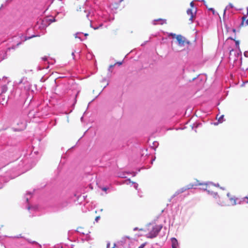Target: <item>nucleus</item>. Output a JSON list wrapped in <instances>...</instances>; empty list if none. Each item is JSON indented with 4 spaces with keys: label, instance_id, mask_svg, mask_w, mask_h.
<instances>
[{
    "label": "nucleus",
    "instance_id": "9b49d317",
    "mask_svg": "<svg viewBox=\"0 0 248 248\" xmlns=\"http://www.w3.org/2000/svg\"><path fill=\"white\" fill-rule=\"evenodd\" d=\"M243 201L247 203H248V195L243 198Z\"/></svg>",
    "mask_w": 248,
    "mask_h": 248
},
{
    "label": "nucleus",
    "instance_id": "f03ea898",
    "mask_svg": "<svg viewBox=\"0 0 248 248\" xmlns=\"http://www.w3.org/2000/svg\"><path fill=\"white\" fill-rule=\"evenodd\" d=\"M187 15L188 16V19L191 22L193 21V18H194L196 14V10L194 8H190L187 9Z\"/></svg>",
    "mask_w": 248,
    "mask_h": 248
},
{
    "label": "nucleus",
    "instance_id": "2eb2a0df",
    "mask_svg": "<svg viewBox=\"0 0 248 248\" xmlns=\"http://www.w3.org/2000/svg\"><path fill=\"white\" fill-rule=\"evenodd\" d=\"M169 36H171L173 38H176V36H177L174 33H170Z\"/></svg>",
    "mask_w": 248,
    "mask_h": 248
},
{
    "label": "nucleus",
    "instance_id": "393cba45",
    "mask_svg": "<svg viewBox=\"0 0 248 248\" xmlns=\"http://www.w3.org/2000/svg\"><path fill=\"white\" fill-rule=\"evenodd\" d=\"M190 5H191V8H194V7H193V2H191L190 3Z\"/></svg>",
    "mask_w": 248,
    "mask_h": 248
},
{
    "label": "nucleus",
    "instance_id": "f257e3e1",
    "mask_svg": "<svg viewBox=\"0 0 248 248\" xmlns=\"http://www.w3.org/2000/svg\"><path fill=\"white\" fill-rule=\"evenodd\" d=\"M176 39L178 45L180 46H184L185 44L189 45L190 44V42L181 35H177Z\"/></svg>",
    "mask_w": 248,
    "mask_h": 248
},
{
    "label": "nucleus",
    "instance_id": "0eeeda50",
    "mask_svg": "<svg viewBox=\"0 0 248 248\" xmlns=\"http://www.w3.org/2000/svg\"><path fill=\"white\" fill-rule=\"evenodd\" d=\"M227 197L230 201L231 205H233L236 204V199L235 197L232 196L229 193L227 194Z\"/></svg>",
    "mask_w": 248,
    "mask_h": 248
},
{
    "label": "nucleus",
    "instance_id": "f8f14e48",
    "mask_svg": "<svg viewBox=\"0 0 248 248\" xmlns=\"http://www.w3.org/2000/svg\"><path fill=\"white\" fill-rule=\"evenodd\" d=\"M208 10L211 11H212V12L213 15H216V13L215 10L213 8H209Z\"/></svg>",
    "mask_w": 248,
    "mask_h": 248
},
{
    "label": "nucleus",
    "instance_id": "412c9836",
    "mask_svg": "<svg viewBox=\"0 0 248 248\" xmlns=\"http://www.w3.org/2000/svg\"><path fill=\"white\" fill-rule=\"evenodd\" d=\"M115 65V64H113V65H110L109 66V70H110V68H113V67L114 66V65Z\"/></svg>",
    "mask_w": 248,
    "mask_h": 248
},
{
    "label": "nucleus",
    "instance_id": "cd10ccee",
    "mask_svg": "<svg viewBox=\"0 0 248 248\" xmlns=\"http://www.w3.org/2000/svg\"><path fill=\"white\" fill-rule=\"evenodd\" d=\"M230 6H231L232 8V7H233V6L232 5V4H230Z\"/></svg>",
    "mask_w": 248,
    "mask_h": 248
},
{
    "label": "nucleus",
    "instance_id": "bb28decb",
    "mask_svg": "<svg viewBox=\"0 0 248 248\" xmlns=\"http://www.w3.org/2000/svg\"><path fill=\"white\" fill-rule=\"evenodd\" d=\"M88 35V33H85L84 34V36H87Z\"/></svg>",
    "mask_w": 248,
    "mask_h": 248
},
{
    "label": "nucleus",
    "instance_id": "6e6552de",
    "mask_svg": "<svg viewBox=\"0 0 248 248\" xmlns=\"http://www.w3.org/2000/svg\"><path fill=\"white\" fill-rule=\"evenodd\" d=\"M204 186H205L204 187L205 190H206L208 193H213V191H212V188L214 187L213 185L211 184H205Z\"/></svg>",
    "mask_w": 248,
    "mask_h": 248
},
{
    "label": "nucleus",
    "instance_id": "dca6fc26",
    "mask_svg": "<svg viewBox=\"0 0 248 248\" xmlns=\"http://www.w3.org/2000/svg\"><path fill=\"white\" fill-rule=\"evenodd\" d=\"M6 90H7V87L6 86H3L2 93L5 92L6 91Z\"/></svg>",
    "mask_w": 248,
    "mask_h": 248
},
{
    "label": "nucleus",
    "instance_id": "ddd939ff",
    "mask_svg": "<svg viewBox=\"0 0 248 248\" xmlns=\"http://www.w3.org/2000/svg\"><path fill=\"white\" fill-rule=\"evenodd\" d=\"M157 21H160V24H163L164 22V20H162V19H158L157 20H155L154 22H157Z\"/></svg>",
    "mask_w": 248,
    "mask_h": 248
},
{
    "label": "nucleus",
    "instance_id": "b1692460",
    "mask_svg": "<svg viewBox=\"0 0 248 248\" xmlns=\"http://www.w3.org/2000/svg\"><path fill=\"white\" fill-rule=\"evenodd\" d=\"M115 64H118V65H120L122 64V62H116V63H115Z\"/></svg>",
    "mask_w": 248,
    "mask_h": 248
},
{
    "label": "nucleus",
    "instance_id": "6ab92c4d",
    "mask_svg": "<svg viewBox=\"0 0 248 248\" xmlns=\"http://www.w3.org/2000/svg\"><path fill=\"white\" fill-rule=\"evenodd\" d=\"M50 21L51 22H53L56 21V20H55V18L53 17L52 19H50Z\"/></svg>",
    "mask_w": 248,
    "mask_h": 248
},
{
    "label": "nucleus",
    "instance_id": "7ed1b4c3",
    "mask_svg": "<svg viewBox=\"0 0 248 248\" xmlns=\"http://www.w3.org/2000/svg\"><path fill=\"white\" fill-rule=\"evenodd\" d=\"M80 12L79 13L78 16L81 18H88L89 16L90 15V12L88 11L84 10L83 8H79Z\"/></svg>",
    "mask_w": 248,
    "mask_h": 248
},
{
    "label": "nucleus",
    "instance_id": "9d476101",
    "mask_svg": "<svg viewBox=\"0 0 248 248\" xmlns=\"http://www.w3.org/2000/svg\"><path fill=\"white\" fill-rule=\"evenodd\" d=\"M232 40H233L235 41V45H236V46L237 47H239V41L238 40H235L234 39L232 38H230Z\"/></svg>",
    "mask_w": 248,
    "mask_h": 248
},
{
    "label": "nucleus",
    "instance_id": "39448f33",
    "mask_svg": "<svg viewBox=\"0 0 248 248\" xmlns=\"http://www.w3.org/2000/svg\"><path fill=\"white\" fill-rule=\"evenodd\" d=\"M159 231L160 229L156 227L153 228L152 231L149 234V237L150 238L155 237L158 234Z\"/></svg>",
    "mask_w": 248,
    "mask_h": 248
},
{
    "label": "nucleus",
    "instance_id": "4468645a",
    "mask_svg": "<svg viewBox=\"0 0 248 248\" xmlns=\"http://www.w3.org/2000/svg\"><path fill=\"white\" fill-rule=\"evenodd\" d=\"M223 117H224L223 115L220 116V117L218 118V122H219L220 123H222V120L223 119Z\"/></svg>",
    "mask_w": 248,
    "mask_h": 248
},
{
    "label": "nucleus",
    "instance_id": "1a4fd4ad",
    "mask_svg": "<svg viewBox=\"0 0 248 248\" xmlns=\"http://www.w3.org/2000/svg\"><path fill=\"white\" fill-rule=\"evenodd\" d=\"M172 248H177L178 243L177 240L175 238H171V239Z\"/></svg>",
    "mask_w": 248,
    "mask_h": 248
},
{
    "label": "nucleus",
    "instance_id": "c85d7f7f",
    "mask_svg": "<svg viewBox=\"0 0 248 248\" xmlns=\"http://www.w3.org/2000/svg\"><path fill=\"white\" fill-rule=\"evenodd\" d=\"M225 12H226V10H224V14H225Z\"/></svg>",
    "mask_w": 248,
    "mask_h": 248
},
{
    "label": "nucleus",
    "instance_id": "20e7f679",
    "mask_svg": "<svg viewBox=\"0 0 248 248\" xmlns=\"http://www.w3.org/2000/svg\"><path fill=\"white\" fill-rule=\"evenodd\" d=\"M201 185V184H198V185ZM198 186V185L197 184H189L187 185V186L182 187L180 190V192L182 193L186 190L193 188L194 186Z\"/></svg>",
    "mask_w": 248,
    "mask_h": 248
},
{
    "label": "nucleus",
    "instance_id": "a211bd4d",
    "mask_svg": "<svg viewBox=\"0 0 248 248\" xmlns=\"http://www.w3.org/2000/svg\"><path fill=\"white\" fill-rule=\"evenodd\" d=\"M108 188L107 187H102V190H103V191H105V192H106V191H107V190H108Z\"/></svg>",
    "mask_w": 248,
    "mask_h": 248
},
{
    "label": "nucleus",
    "instance_id": "423d86ee",
    "mask_svg": "<svg viewBox=\"0 0 248 248\" xmlns=\"http://www.w3.org/2000/svg\"><path fill=\"white\" fill-rule=\"evenodd\" d=\"M248 16V10L247 12V14L244 15V16L242 17V22L240 25V27H241L243 26L244 25H245L246 26H248V19H247L246 20V21L245 22L246 18V16Z\"/></svg>",
    "mask_w": 248,
    "mask_h": 248
},
{
    "label": "nucleus",
    "instance_id": "c756f323",
    "mask_svg": "<svg viewBox=\"0 0 248 248\" xmlns=\"http://www.w3.org/2000/svg\"><path fill=\"white\" fill-rule=\"evenodd\" d=\"M206 7H207V8H209V6H208V7H207V6H206Z\"/></svg>",
    "mask_w": 248,
    "mask_h": 248
},
{
    "label": "nucleus",
    "instance_id": "5701e85b",
    "mask_svg": "<svg viewBox=\"0 0 248 248\" xmlns=\"http://www.w3.org/2000/svg\"><path fill=\"white\" fill-rule=\"evenodd\" d=\"M42 60L44 61H46L47 60V58L46 57H44V58H42Z\"/></svg>",
    "mask_w": 248,
    "mask_h": 248
},
{
    "label": "nucleus",
    "instance_id": "f3484780",
    "mask_svg": "<svg viewBox=\"0 0 248 248\" xmlns=\"http://www.w3.org/2000/svg\"><path fill=\"white\" fill-rule=\"evenodd\" d=\"M100 216H97L95 218V220L97 222L98 221V220L100 219Z\"/></svg>",
    "mask_w": 248,
    "mask_h": 248
},
{
    "label": "nucleus",
    "instance_id": "aec40b11",
    "mask_svg": "<svg viewBox=\"0 0 248 248\" xmlns=\"http://www.w3.org/2000/svg\"><path fill=\"white\" fill-rule=\"evenodd\" d=\"M134 231L138 230V228H137V227H136V228H135L134 229ZM139 230H140V231H142V230H143V229H139Z\"/></svg>",
    "mask_w": 248,
    "mask_h": 248
},
{
    "label": "nucleus",
    "instance_id": "4be33fe9",
    "mask_svg": "<svg viewBox=\"0 0 248 248\" xmlns=\"http://www.w3.org/2000/svg\"><path fill=\"white\" fill-rule=\"evenodd\" d=\"M144 247V244H142L139 247V248H143Z\"/></svg>",
    "mask_w": 248,
    "mask_h": 248
},
{
    "label": "nucleus",
    "instance_id": "a878e982",
    "mask_svg": "<svg viewBox=\"0 0 248 248\" xmlns=\"http://www.w3.org/2000/svg\"><path fill=\"white\" fill-rule=\"evenodd\" d=\"M232 31H233V32H234V33H236V29H232Z\"/></svg>",
    "mask_w": 248,
    "mask_h": 248
}]
</instances>
